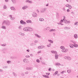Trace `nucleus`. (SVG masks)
<instances>
[{"mask_svg":"<svg viewBox=\"0 0 78 78\" xmlns=\"http://www.w3.org/2000/svg\"><path fill=\"white\" fill-rule=\"evenodd\" d=\"M26 58H30V56L29 55H27L26 56Z\"/></svg>","mask_w":78,"mask_h":78,"instance_id":"obj_48","label":"nucleus"},{"mask_svg":"<svg viewBox=\"0 0 78 78\" xmlns=\"http://www.w3.org/2000/svg\"><path fill=\"white\" fill-rule=\"evenodd\" d=\"M67 72L69 73H70V72H71V71L70 70H68Z\"/></svg>","mask_w":78,"mask_h":78,"instance_id":"obj_29","label":"nucleus"},{"mask_svg":"<svg viewBox=\"0 0 78 78\" xmlns=\"http://www.w3.org/2000/svg\"><path fill=\"white\" fill-rule=\"evenodd\" d=\"M65 73V71H63L61 72L60 73H61V74H63V73Z\"/></svg>","mask_w":78,"mask_h":78,"instance_id":"obj_39","label":"nucleus"},{"mask_svg":"<svg viewBox=\"0 0 78 78\" xmlns=\"http://www.w3.org/2000/svg\"><path fill=\"white\" fill-rule=\"evenodd\" d=\"M4 67V68H5V69H6V68H8V66H5Z\"/></svg>","mask_w":78,"mask_h":78,"instance_id":"obj_56","label":"nucleus"},{"mask_svg":"<svg viewBox=\"0 0 78 78\" xmlns=\"http://www.w3.org/2000/svg\"><path fill=\"white\" fill-rule=\"evenodd\" d=\"M7 63H8V64H9V63H10V62H11V61H9V60L7 61Z\"/></svg>","mask_w":78,"mask_h":78,"instance_id":"obj_38","label":"nucleus"},{"mask_svg":"<svg viewBox=\"0 0 78 78\" xmlns=\"http://www.w3.org/2000/svg\"><path fill=\"white\" fill-rule=\"evenodd\" d=\"M63 22H64V20H61L60 21V22H61V23Z\"/></svg>","mask_w":78,"mask_h":78,"instance_id":"obj_52","label":"nucleus"},{"mask_svg":"<svg viewBox=\"0 0 78 78\" xmlns=\"http://www.w3.org/2000/svg\"><path fill=\"white\" fill-rule=\"evenodd\" d=\"M23 61L25 63H27V59L25 58L23 60Z\"/></svg>","mask_w":78,"mask_h":78,"instance_id":"obj_14","label":"nucleus"},{"mask_svg":"<svg viewBox=\"0 0 78 78\" xmlns=\"http://www.w3.org/2000/svg\"><path fill=\"white\" fill-rule=\"evenodd\" d=\"M58 73V71H56L55 72V75H56Z\"/></svg>","mask_w":78,"mask_h":78,"instance_id":"obj_43","label":"nucleus"},{"mask_svg":"<svg viewBox=\"0 0 78 78\" xmlns=\"http://www.w3.org/2000/svg\"><path fill=\"white\" fill-rule=\"evenodd\" d=\"M62 52H63V53H64V52L66 53V52L65 51V49H64L62 50Z\"/></svg>","mask_w":78,"mask_h":78,"instance_id":"obj_34","label":"nucleus"},{"mask_svg":"<svg viewBox=\"0 0 78 78\" xmlns=\"http://www.w3.org/2000/svg\"><path fill=\"white\" fill-rule=\"evenodd\" d=\"M32 69V68L31 67H27L26 68V70H31Z\"/></svg>","mask_w":78,"mask_h":78,"instance_id":"obj_8","label":"nucleus"},{"mask_svg":"<svg viewBox=\"0 0 78 78\" xmlns=\"http://www.w3.org/2000/svg\"><path fill=\"white\" fill-rule=\"evenodd\" d=\"M35 35L36 37H39V38H41V36H39V35L37 34H35Z\"/></svg>","mask_w":78,"mask_h":78,"instance_id":"obj_13","label":"nucleus"},{"mask_svg":"<svg viewBox=\"0 0 78 78\" xmlns=\"http://www.w3.org/2000/svg\"><path fill=\"white\" fill-rule=\"evenodd\" d=\"M67 12H69V11H70V10H69V9H67Z\"/></svg>","mask_w":78,"mask_h":78,"instance_id":"obj_55","label":"nucleus"},{"mask_svg":"<svg viewBox=\"0 0 78 78\" xmlns=\"http://www.w3.org/2000/svg\"><path fill=\"white\" fill-rule=\"evenodd\" d=\"M74 47H77L78 46H77V44H74Z\"/></svg>","mask_w":78,"mask_h":78,"instance_id":"obj_35","label":"nucleus"},{"mask_svg":"<svg viewBox=\"0 0 78 78\" xmlns=\"http://www.w3.org/2000/svg\"><path fill=\"white\" fill-rule=\"evenodd\" d=\"M69 8V9H71V8H72V6H71V5H69V7H68Z\"/></svg>","mask_w":78,"mask_h":78,"instance_id":"obj_36","label":"nucleus"},{"mask_svg":"<svg viewBox=\"0 0 78 78\" xmlns=\"http://www.w3.org/2000/svg\"><path fill=\"white\" fill-rule=\"evenodd\" d=\"M36 62H38V63H39V62H40V61L39 60L37 59L36 60Z\"/></svg>","mask_w":78,"mask_h":78,"instance_id":"obj_28","label":"nucleus"},{"mask_svg":"<svg viewBox=\"0 0 78 78\" xmlns=\"http://www.w3.org/2000/svg\"><path fill=\"white\" fill-rule=\"evenodd\" d=\"M1 28L2 29H4V30H6V27L4 26H2Z\"/></svg>","mask_w":78,"mask_h":78,"instance_id":"obj_16","label":"nucleus"},{"mask_svg":"<svg viewBox=\"0 0 78 78\" xmlns=\"http://www.w3.org/2000/svg\"><path fill=\"white\" fill-rule=\"evenodd\" d=\"M41 53V51H39L38 52V53Z\"/></svg>","mask_w":78,"mask_h":78,"instance_id":"obj_61","label":"nucleus"},{"mask_svg":"<svg viewBox=\"0 0 78 78\" xmlns=\"http://www.w3.org/2000/svg\"><path fill=\"white\" fill-rule=\"evenodd\" d=\"M47 28L48 29V30H49L50 29V27H48L47 28H46V30H47Z\"/></svg>","mask_w":78,"mask_h":78,"instance_id":"obj_63","label":"nucleus"},{"mask_svg":"<svg viewBox=\"0 0 78 78\" xmlns=\"http://www.w3.org/2000/svg\"><path fill=\"white\" fill-rule=\"evenodd\" d=\"M20 23L22 24V25H26L27 24V23L25 22V21H23V20H21L20 21Z\"/></svg>","mask_w":78,"mask_h":78,"instance_id":"obj_3","label":"nucleus"},{"mask_svg":"<svg viewBox=\"0 0 78 78\" xmlns=\"http://www.w3.org/2000/svg\"><path fill=\"white\" fill-rule=\"evenodd\" d=\"M42 76L43 77H45V78H49L48 77H49V76L46 75H43Z\"/></svg>","mask_w":78,"mask_h":78,"instance_id":"obj_17","label":"nucleus"},{"mask_svg":"<svg viewBox=\"0 0 78 78\" xmlns=\"http://www.w3.org/2000/svg\"><path fill=\"white\" fill-rule=\"evenodd\" d=\"M64 29L65 30H68V29H70V28H68L67 27H65V28H64Z\"/></svg>","mask_w":78,"mask_h":78,"instance_id":"obj_33","label":"nucleus"},{"mask_svg":"<svg viewBox=\"0 0 78 78\" xmlns=\"http://www.w3.org/2000/svg\"><path fill=\"white\" fill-rule=\"evenodd\" d=\"M63 11H66V9H65V8H63Z\"/></svg>","mask_w":78,"mask_h":78,"instance_id":"obj_50","label":"nucleus"},{"mask_svg":"<svg viewBox=\"0 0 78 78\" xmlns=\"http://www.w3.org/2000/svg\"><path fill=\"white\" fill-rule=\"evenodd\" d=\"M19 29H21V26H20L19 28H18Z\"/></svg>","mask_w":78,"mask_h":78,"instance_id":"obj_59","label":"nucleus"},{"mask_svg":"<svg viewBox=\"0 0 78 78\" xmlns=\"http://www.w3.org/2000/svg\"><path fill=\"white\" fill-rule=\"evenodd\" d=\"M19 34L20 35H21V36H25V34L23 33H22L21 32H19Z\"/></svg>","mask_w":78,"mask_h":78,"instance_id":"obj_9","label":"nucleus"},{"mask_svg":"<svg viewBox=\"0 0 78 78\" xmlns=\"http://www.w3.org/2000/svg\"><path fill=\"white\" fill-rule=\"evenodd\" d=\"M44 47H45V46L42 45V46H40L39 47H38V48L40 49V48H44Z\"/></svg>","mask_w":78,"mask_h":78,"instance_id":"obj_5","label":"nucleus"},{"mask_svg":"<svg viewBox=\"0 0 78 78\" xmlns=\"http://www.w3.org/2000/svg\"><path fill=\"white\" fill-rule=\"evenodd\" d=\"M60 48H61V49H62V50H64V49L65 48L63 46H61L60 47Z\"/></svg>","mask_w":78,"mask_h":78,"instance_id":"obj_26","label":"nucleus"},{"mask_svg":"<svg viewBox=\"0 0 78 78\" xmlns=\"http://www.w3.org/2000/svg\"><path fill=\"white\" fill-rule=\"evenodd\" d=\"M51 52H52V53H54L55 54V53H57V52H56V51H52Z\"/></svg>","mask_w":78,"mask_h":78,"instance_id":"obj_23","label":"nucleus"},{"mask_svg":"<svg viewBox=\"0 0 78 78\" xmlns=\"http://www.w3.org/2000/svg\"><path fill=\"white\" fill-rule=\"evenodd\" d=\"M78 22H77L76 23H74L75 25H77L78 24Z\"/></svg>","mask_w":78,"mask_h":78,"instance_id":"obj_44","label":"nucleus"},{"mask_svg":"<svg viewBox=\"0 0 78 78\" xmlns=\"http://www.w3.org/2000/svg\"><path fill=\"white\" fill-rule=\"evenodd\" d=\"M46 6H48V4H46Z\"/></svg>","mask_w":78,"mask_h":78,"instance_id":"obj_64","label":"nucleus"},{"mask_svg":"<svg viewBox=\"0 0 78 78\" xmlns=\"http://www.w3.org/2000/svg\"><path fill=\"white\" fill-rule=\"evenodd\" d=\"M69 46L71 48H73V47H74V44H69Z\"/></svg>","mask_w":78,"mask_h":78,"instance_id":"obj_12","label":"nucleus"},{"mask_svg":"<svg viewBox=\"0 0 78 78\" xmlns=\"http://www.w3.org/2000/svg\"><path fill=\"white\" fill-rule=\"evenodd\" d=\"M48 41H49V42H50V43H51L52 44H53V41L51 40H48Z\"/></svg>","mask_w":78,"mask_h":78,"instance_id":"obj_20","label":"nucleus"},{"mask_svg":"<svg viewBox=\"0 0 78 78\" xmlns=\"http://www.w3.org/2000/svg\"><path fill=\"white\" fill-rule=\"evenodd\" d=\"M37 12H38V13H39V10L37 9Z\"/></svg>","mask_w":78,"mask_h":78,"instance_id":"obj_62","label":"nucleus"},{"mask_svg":"<svg viewBox=\"0 0 78 78\" xmlns=\"http://www.w3.org/2000/svg\"><path fill=\"white\" fill-rule=\"evenodd\" d=\"M5 2H8V0H5Z\"/></svg>","mask_w":78,"mask_h":78,"instance_id":"obj_57","label":"nucleus"},{"mask_svg":"<svg viewBox=\"0 0 78 78\" xmlns=\"http://www.w3.org/2000/svg\"><path fill=\"white\" fill-rule=\"evenodd\" d=\"M12 73H13V75H14L15 76H16V77L17 76V74H16V73L14 72H13Z\"/></svg>","mask_w":78,"mask_h":78,"instance_id":"obj_21","label":"nucleus"},{"mask_svg":"<svg viewBox=\"0 0 78 78\" xmlns=\"http://www.w3.org/2000/svg\"><path fill=\"white\" fill-rule=\"evenodd\" d=\"M22 76H25V74H24V73H22L21 74Z\"/></svg>","mask_w":78,"mask_h":78,"instance_id":"obj_46","label":"nucleus"},{"mask_svg":"<svg viewBox=\"0 0 78 78\" xmlns=\"http://www.w3.org/2000/svg\"><path fill=\"white\" fill-rule=\"evenodd\" d=\"M1 46H2L3 47L6 46V44H1Z\"/></svg>","mask_w":78,"mask_h":78,"instance_id":"obj_25","label":"nucleus"},{"mask_svg":"<svg viewBox=\"0 0 78 78\" xmlns=\"http://www.w3.org/2000/svg\"><path fill=\"white\" fill-rule=\"evenodd\" d=\"M46 9H46L45 8H44L41 11V12H45V10H46Z\"/></svg>","mask_w":78,"mask_h":78,"instance_id":"obj_11","label":"nucleus"},{"mask_svg":"<svg viewBox=\"0 0 78 78\" xmlns=\"http://www.w3.org/2000/svg\"><path fill=\"white\" fill-rule=\"evenodd\" d=\"M59 25H64L62 23H58Z\"/></svg>","mask_w":78,"mask_h":78,"instance_id":"obj_45","label":"nucleus"},{"mask_svg":"<svg viewBox=\"0 0 78 78\" xmlns=\"http://www.w3.org/2000/svg\"><path fill=\"white\" fill-rule=\"evenodd\" d=\"M69 5H69V4H67L66 5V7H68L69 8Z\"/></svg>","mask_w":78,"mask_h":78,"instance_id":"obj_53","label":"nucleus"},{"mask_svg":"<svg viewBox=\"0 0 78 78\" xmlns=\"http://www.w3.org/2000/svg\"><path fill=\"white\" fill-rule=\"evenodd\" d=\"M51 70V68H49V69H48V70L49 71H50V70Z\"/></svg>","mask_w":78,"mask_h":78,"instance_id":"obj_49","label":"nucleus"},{"mask_svg":"<svg viewBox=\"0 0 78 78\" xmlns=\"http://www.w3.org/2000/svg\"><path fill=\"white\" fill-rule=\"evenodd\" d=\"M46 75H50V73H46Z\"/></svg>","mask_w":78,"mask_h":78,"instance_id":"obj_41","label":"nucleus"},{"mask_svg":"<svg viewBox=\"0 0 78 78\" xmlns=\"http://www.w3.org/2000/svg\"><path fill=\"white\" fill-rule=\"evenodd\" d=\"M39 20L40 21L42 22V21H44V19L43 18H41L39 19Z\"/></svg>","mask_w":78,"mask_h":78,"instance_id":"obj_19","label":"nucleus"},{"mask_svg":"<svg viewBox=\"0 0 78 78\" xmlns=\"http://www.w3.org/2000/svg\"><path fill=\"white\" fill-rule=\"evenodd\" d=\"M3 24H5L6 26H9L10 25V22L9 20H4L3 22Z\"/></svg>","mask_w":78,"mask_h":78,"instance_id":"obj_2","label":"nucleus"},{"mask_svg":"<svg viewBox=\"0 0 78 78\" xmlns=\"http://www.w3.org/2000/svg\"><path fill=\"white\" fill-rule=\"evenodd\" d=\"M34 42H35V43H37V42H38V41L37 40L35 41H34Z\"/></svg>","mask_w":78,"mask_h":78,"instance_id":"obj_54","label":"nucleus"},{"mask_svg":"<svg viewBox=\"0 0 78 78\" xmlns=\"http://www.w3.org/2000/svg\"><path fill=\"white\" fill-rule=\"evenodd\" d=\"M33 16L34 17H37V15L36 13H34V14L33 15Z\"/></svg>","mask_w":78,"mask_h":78,"instance_id":"obj_10","label":"nucleus"},{"mask_svg":"<svg viewBox=\"0 0 78 78\" xmlns=\"http://www.w3.org/2000/svg\"><path fill=\"white\" fill-rule=\"evenodd\" d=\"M66 22L67 23H70V22H69V21H67Z\"/></svg>","mask_w":78,"mask_h":78,"instance_id":"obj_60","label":"nucleus"},{"mask_svg":"<svg viewBox=\"0 0 78 78\" xmlns=\"http://www.w3.org/2000/svg\"><path fill=\"white\" fill-rule=\"evenodd\" d=\"M23 30L25 31H32L33 30L30 27H27L24 28Z\"/></svg>","mask_w":78,"mask_h":78,"instance_id":"obj_1","label":"nucleus"},{"mask_svg":"<svg viewBox=\"0 0 78 78\" xmlns=\"http://www.w3.org/2000/svg\"><path fill=\"white\" fill-rule=\"evenodd\" d=\"M51 43H49L47 45V46L48 47H51Z\"/></svg>","mask_w":78,"mask_h":78,"instance_id":"obj_22","label":"nucleus"},{"mask_svg":"<svg viewBox=\"0 0 78 78\" xmlns=\"http://www.w3.org/2000/svg\"><path fill=\"white\" fill-rule=\"evenodd\" d=\"M34 45V44H33V43H31L30 44V46H33V45Z\"/></svg>","mask_w":78,"mask_h":78,"instance_id":"obj_32","label":"nucleus"},{"mask_svg":"<svg viewBox=\"0 0 78 78\" xmlns=\"http://www.w3.org/2000/svg\"><path fill=\"white\" fill-rule=\"evenodd\" d=\"M74 37L75 39H77L78 38V35L76 34H75L74 36Z\"/></svg>","mask_w":78,"mask_h":78,"instance_id":"obj_15","label":"nucleus"},{"mask_svg":"<svg viewBox=\"0 0 78 78\" xmlns=\"http://www.w3.org/2000/svg\"><path fill=\"white\" fill-rule=\"evenodd\" d=\"M11 10H14V7H12L10 8Z\"/></svg>","mask_w":78,"mask_h":78,"instance_id":"obj_24","label":"nucleus"},{"mask_svg":"<svg viewBox=\"0 0 78 78\" xmlns=\"http://www.w3.org/2000/svg\"><path fill=\"white\" fill-rule=\"evenodd\" d=\"M26 8H28V7L27 6H23L22 7V9H23V10H25V9H26Z\"/></svg>","mask_w":78,"mask_h":78,"instance_id":"obj_6","label":"nucleus"},{"mask_svg":"<svg viewBox=\"0 0 78 78\" xmlns=\"http://www.w3.org/2000/svg\"><path fill=\"white\" fill-rule=\"evenodd\" d=\"M14 18H12V17H10V20H14Z\"/></svg>","mask_w":78,"mask_h":78,"instance_id":"obj_30","label":"nucleus"},{"mask_svg":"<svg viewBox=\"0 0 78 78\" xmlns=\"http://www.w3.org/2000/svg\"><path fill=\"white\" fill-rule=\"evenodd\" d=\"M65 51L66 52H67V51H68V49H65Z\"/></svg>","mask_w":78,"mask_h":78,"instance_id":"obj_47","label":"nucleus"},{"mask_svg":"<svg viewBox=\"0 0 78 78\" xmlns=\"http://www.w3.org/2000/svg\"><path fill=\"white\" fill-rule=\"evenodd\" d=\"M27 2H28V3H32V2L30 1L29 0H27Z\"/></svg>","mask_w":78,"mask_h":78,"instance_id":"obj_27","label":"nucleus"},{"mask_svg":"<svg viewBox=\"0 0 78 78\" xmlns=\"http://www.w3.org/2000/svg\"><path fill=\"white\" fill-rule=\"evenodd\" d=\"M55 65H56V66H61V64H60V63H57L55 64Z\"/></svg>","mask_w":78,"mask_h":78,"instance_id":"obj_31","label":"nucleus"},{"mask_svg":"<svg viewBox=\"0 0 78 78\" xmlns=\"http://www.w3.org/2000/svg\"><path fill=\"white\" fill-rule=\"evenodd\" d=\"M49 31L50 32H51V31H54V29H51V30H49Z\"/></svg>","mask_w":78,"mask_h":78,"instance_id":"obj_40","label":"nucleus"},{"mask_svg":"<svg viewBox=\"0 0 78 78\" xmlns=\"http://www.w3.org/2000/svg\"><path fill=\"white\" fill-rule=\"evenodd\" d=\"M27 52H29L30 51V50L29 49H27Z\"/></svg>","mask_w":78,"mask_h":78,"instance_id":"obj_58","label":"nucleus"},{"mask_svg":"<svg viewBox=\"0 0 78 78\" xmlns=\"http://www.w3.org/2000/svg\"><path fill=\"white\" fill-rule=\"evenodd\" d=\"M6 5H4L3 6V9H6Z\"/></svg>","mask_w":78,"mask_h":78,"instance_id":"obj_42","label":"nucleus"},{"mask_svg":"<svg viewBox=\"0 0 78 78\" xmlns=\"http://www.w3.org/2000/svg\"><path fill=\"white\" fill-rule=\"evenodd\" d=\"M59 55H58V54H55V59H58V56Z\"/></svg>","mask_w":78,"mask_h":78,"instance_id":"obj_4","label":"nucleus"},{"mask_svg":"<svg viewBox=\"0 0 78 78\" xmlns=\"http://www.w3.org/2000/svg\"><path fill=\"white\" fill-rule=\"evenodd\" d=\"M64 58L65 59H68V60H71V59H69V58L67 56H65L64 57Z\"/></svg>","mask_w":78,"mask_h":78,"instance_id":"obj_18","label":"nucleus"},{"mask_svg":"<svg viewBox=\"0 0 78 78\" xmlns=\"http://www.w3.org/2000/svg\"><path fill=\"white\" fill-rule=\"evenodd\" d=\"M12 1L13 2V3H16L15 0H12Z\"/></svg>","mask_w":78,"mask_h":78,"instance_id":"obj_37","label":"nucleus"},{"mask_svg":"<svg viewBox=\"0 0 78 78\" xmlns=\"http://www.w3.org/2000/svg\"><path fill=\"white\" fill-rule=\"evenodd\" d=\"M25 74H28V72L27 71L26 72H25Z\"/></svg>","mask_w":78,"mask_h":78,"instance_id":"obj_51","label":"nucleus"},{"mask_svg":"<svg viewBox=\"0 0 78 78\" xmlns=\"http://www.w3.org/2000/svg\"><path fill=\"white\" fill-rule=\"evenodd\" d=\"M26 22L27 23H32V22L31 21V20H27L26 21Z\"/></svg>","mask_w":78,"mask_h":78,"instance_id":"obj_7","label":"nucleus"}]
</instances>
